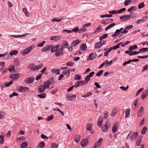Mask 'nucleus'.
<instances>
[{"instance_id": "nucleus-56", "label": "nucleus", "mask_w": 148, "mask_h": 148, "mask_svg": "<svg viewBox=\"0 0 148 148\" xmlns=\"http://www.w3.org/2000/svg\"><path fill=\"white\" fill-rule=\"evenodd\" d=\"M9 86V82H8L7 83H5V84H2L1 86V87L2 88H4L5 87H8Z\"/></svg>"}, {"instance_id": "nucleus-19", "label": "nucleus", "mask_w": 148, "mask_h": 148, "mask_svg": "<svg viewBox=\"0 0 148 148\" xmlns=\"http://www.w3.org/2000/svg\"><path fill=\"white\" fill-rule=\"evenodd\" d=\"M29 88L27 87H20L19 89H18L19 91L21 92H23L25 91H26Z\"/></svg>"}, {"instance_id": "nucleus-9", "label": "nucleus", "mask_w": 148, "mask_h": 148, "mask_svg": "<svg viewBox=\"0 0 148 148\" xmlns=\"http://www.w3.org/2000/svg\"><path fill=\"white\" fill-rule=\"evenodd\" d=\"M97 55L95 53H92L90 54L87 59V60H92L96 58Z\"/></svg>"}, {"instance_id": "nucleus-57", "label": "nucleus", "mask_w": 148, "mask_h": 148, "mask_svg": "<svg viewBox=\"0 0 148 148\" xmlns=\"http://www.w3.org/2000/svg\"><path fill=\"white\" fill-rule=\"evenodd\" d=\"M38 69V68L37 66H32V68L31 69V70L32 71H34L35 70H37Z\"/></svg>"}, {"instance_id": "nucleus-50", "label": "nucleus", "mask_w": 148, "mask_h": 148, "mask_svg": "<svg viewBox=\"0 0 148 148\" xmlns=\"http://www.w3.org/2000/svg\"><path fill=\"white\" fill-rule=\"evenodd\" d=\"M147 128L146 127L144 126L142 130L141 134H145L147 130Z\"/></svg>"}, {"instance_id": "nucleus-33", "label": "nucleus", "mask_w": 148, "mask_h": 148, "mask_svg": "<svg viewBox=\"0 0 148 148\" xmlns=\"http://www.w3.org/2000/svg\"><path fill=\"white\" fill-rule=\"evenodd\" d=\"M27 146V142L22 143L21 145V148H26Z\"/></svg>"}, {"instance_id": "nucleus-39", "label": "nucleus", "mask_w": 148, "mask_h": 148, "mask_svg": "<svg viewBox=\"0 0 148 148\" xmlns=\"http://www.w3.org/2000/svg\"><path fill=\"white\" fill-rule=\"evenodd\" d=\"M45 146V143L44 142H41L38 145V148H43Z\"/></svg>"}, {"instance_id": "nucleus-44", "label": "nucleus", "mask_w": 148, "mask_h": 148, "mask_svg": "<svg viewBox=\"0 0 148 148\" xmlns=\"http://www.w3.org/2000/svg\"><path fill=\"white\" fill-rule=\"evenodd\" d=\"M108 34H103V35L99 37V39L100 40H103L107 38L108 37Z\"/></svg>"}, {"instance_id": "nucleus-6", "label": "nucleus", "mask_w": 148, "mask_h": 148, "mask_svg": "<svg viewBox=\"0 0 148 148\" xmlns=\"http://www.w3.org/2000/svg\"><path fill=\"white\" fill-rule=\"evenodd\" d=\"M108 121H107L106 122V125L104 127H102V130L103 132H106L108 128L110 127V124H109V122H108Z\"/></svg>"}, {"instance_id": "nucleus-23", "label": "nucleus", "mask_w": 148, "mask_h": 148, "mask_svg": "<svg viewBox=\"0 0 148 148\" xmlns=\"http://www.w3.org/2000/svg\"><path fill=\"white\" fill-rule=\"evenodd\" d=\"M80 49L83 51L86 50L87 49V47L85 44H83L80 47Z\"/></svg>"}, {"instance_id": "nucleus-11", "label": "nucleus", "mask_w": 148, "mask_h": 148, "mask_svg": "<svg viewBox=\"0 0 148 148\" xmlns=\"http://www.w3.org/2000/svg\"><path fill=\"white\" fill-rule=\"evenodd\" d=\"M103 140V139L102 138H99L98 140L95 142V145L98 147H99L101 145Z\"/></svg>"}, {"instance_id": "nucleus-34", "label": "nucleus", "mask_w": 148, "mask_h": 148, "mask_svg": "<svg viewBox=\"0 0 148 148\" xmlns=\"http://www.w3.org/2000/svg\"><path fill=\"white\" fill-rule=\"evenodd\" d=\"M136 8H136L135 6H132V7H131V8H130L129 9H128L127 10L128 12H131L132 11H135L136 10Z\"/></svg>"}, {"instance_id": "nucleus-37", "label": "nucleus", "mask_w": 148, "mask_h": 148, "mask_svg": "<svg viewBox=\"0 0 148 148\" xmlns=\"http://www.w3.org/2000/svg\"><path fill=\"white\" fill-rule=\"evenodd\" d=\"M117 111V110L116 109H113L112 110V113L111 114L112 116H114Z\"/></svg>"}, {"instance_id": "nucleus-4", "label": "nucleus", "mask_w": 148, "mask_h": 148, "mask_svg": "<svg viewBox=\"0 0 148 148\" xmlns=\"http://www.w3.org/2000/svg\"><path fill=\"white\" fill-rule=\"evenodd\" d=\"M63 47L60 48L55 53V56L57 57H59L62 55H63Z\"/></svg>"}, {"instance_id": "nucleus-28", "label": "nucleus", "mask_w": 148, "mask_h": 148, "mask_svg": "<svg viewBox=\"0 0 148 148\" xmlns=\"http://www.w3.org/2000/svg\"><path fill=\"white\" fill-rule=\"evenodd\" d=\"M130 110L128 109L127 110L125 111V118H126L129 117L130 116Z\"/></svg>"}, {"instance_id": "nucleus-15", "label": "nucleus", "mask_w": 148, "mask_h": 148, "mask_svg": "<svg viewBox=\"0 0 148 148\" xmlns=\"http://www.w3.org/2000/svg\"><path fill=\"white\" fill-rule=\"evenodd\" d=\"M45 89V86H43V85H41L38 87V91L39 93H41L43 92Z\"/></svg>"}, {"instance_id": "nucleus-40", "label": "nucleus", "mask_w": 148, "mask_h": 148, "mask_svg": "<svg viewBox=\"0 0 148 148\" xmlns=\"http://www.w3.org/2000/svg\"><path fill=\"white\" fill-rule=\"evenodd\" d=\"M145 4L144 2H142L139 3L138 6V8L139 9H141L145 6Z\"/></svg>"}, {"instance_id": "nucleus-62", "label": "nucleus", "mask_w": 148, "mask_h": 148, "mask_svg": "<svg viewBox=\"0 0 148 148\" xmlns=\"http://www.w3.org/2000/svg\"><path fill=\"white\" fill-rule=\"evenodd\" d=\"M117 12H118L117 11L115 10L109 11V13L110 14H117Z\"/></svg>"}, {"instance_id": "nucleus-42", "label": "nucleus", "mask_w": 148, "mask_h": 148, "mask_svg": "<svg viewBox=\"0 0 148 148\" xmlns=\"http://www.w3.org/2000/svg\"><path fill=\"white\" fill-rule=\"evenodd\" d=\"M4 62H0V71H2L4 67Z\"/></svg>"}, {"instance_id": "nucleus-55", "label": "nucleus", "mask_w": 148, "mask_h": 148, "mask_svg": "<svg viewBox=\"0 0 148 148\" xmlns=\"http://www.w3.org/2000/svg\"><path fill=\"white\" fill-rule=\"evenodd\" d=\"M137 48V47L136 45H134L130 47L129 49L130 50H131L133 49H135Z\"/></svg>"}, {"instance_id": "nucleus-24", "label": "nucleus", "mask_w": 148, "mask_h": 148, "mask_svg": "<svg viewBox=\"0 0 148 148\" xmlns=\"http://www.w3.org/2000/svg\"><path fill=\"white\" fill-rule=\"evenodd\" d=\"M148 94V92L147 90H145L143 92V94L142 95V97L143 99H144L147 96Z\"/></svg>"}, {"instance_id": "nucleus-51", "label": "nucleus", "mask_w": 148, "mask_h": 148, "mask_svg": "<svg viewBox=\"0 0 148 148\" xmlns=\"http://www.w3.org/2000/svg\"><path fill=\"white\" fill-rule=\"evenodd\" d=\"M103 72V70H101L97 72L96 74V75L97 77H99L100 76Z\"/></svg>"}, {"instance_id": "nucleus-53", "label": "nucleus", "mask_w": 148, "mask_h": 148, "mask_svg": "<svg viewBox=\"0 0 148 148\" xmlns=\"http://www.w3.org/2000/svg\"><path fill=\"white\" fill-rule=\"evenodd\" d=\"M132 1L131 0H127L124 2V5L125 6L127 5H128Z\"/></svg>"}, {"instance_id": "nucleus-60", "label": "nucleus", "mask_w": 148, "mask_h": 148, "mask_svg": "<svg viewBox=\"0 0 148 148\" xmlns=\"http://www.w3.org/2000/svg\"><path fill=\"white\" fill-rule=\"evenodd\" d=\"M58 145L56 143H51V147L52 148H57Z\"/></svg>"}, {"instance_id": "nucleus-7", "label": "nucleus", "mask_w": 148, "mask_h": 148, "mask_svg": "<svg viewBox=\"0 0 148 148\" xmlns=\"http://www.w3.org/2000/svg\"><path fill=\"white\" fill-rule=\"evenodd\" d=\"M19 74H14L10 75V77L13 79V80H16L19 78Z\"/></svg>"}, {"instance_id": "nucleus-22", "label": "nucleus", "mask_w": 148, "mask_h": 148, "mask_svg": "<svg viewBox=\"0 0 148 148\" xmlns=\"http://www.w3.org/2000/svg\"><path fill=\"white\" fill-rule=\"evenodd\" d=\"M59 48V46L58 45L54 46L51 50L52 52H54L57 51Z\"/></svg>"}, {"instance_id": "nucleus-61", "label": "nucleus", "mask_w": 148, "mask_h": 148, "mask_svg": "<svg viewBox=\"0 0 148 148\" xmlns=\"http://www.w3.org/2000/svg\"><path fill=\"white\" fill-rule=\"evenodd\" d=\"M42 75V74L41 73H40L38 75H37L36 77V80L38 81V80L41 77Z\"/></svg>"}, {"instance_id": "nucleus-48", "label": "nucleus", "mask_w": 148, "mask_h": 148, "mask_svg": "<svg viewBox=\"0 0 148 148\" xmlns=\"http://www.w3.org/2000/svg\"><path fill=\"white\" fill-rule=\"evenodd\" d=\"M108 62V60H107L104 61L99 66V68L100 69L103 67Z\"/></svg>"}, {"instance_id": "nucleus-16", "label": "nucleus", "mask_w": 148, "mask_h": 148, "mask_svg": "<svg viewBox=\"0 0 148 148\" xmlns=\"http://www.w3.org/2000/svg\"><path fill=\"white\" fill-rule=\"evenodd\" d=\"M142 139V136L138 137L136 142V145L137 146H138L141 144Z\"/></svg>"}, {"instance_id": "nucleus-20", "label": "nucleus", "mask_w": 148, "mask_h": 148, "mask_svg": "<svg viewBox=\"0 0 148 148\" xmlns=\"http://www.w3.org/2000/svg\"><path fill=\"white\" fill-rule=\"evenodd\" d=\"M101 42H98L96 43L94 47L95 49H99L101 46Z\"/></svg>"}, {"instance_id": "nucleus-46", "label": "nucleus", "mask_w": 148, "mask_h": 148, "mask_svg": "<svg viewBox=\"0 0 148 148\" xmlns=\"http://www.w3.org/2000/svg\"><path fill=\"white\" fill-rule=\"evenodd\" d=\"M90 80V77L89 76H88V75H87L85 79V84H87L88 82H89Z\"/></svg>"}, {"instance_id": "nucleus-8", "label": "nucleus", "mask_w": 148, "mask_h": 148, "mask_svg": "<svg viewBox=\"0 0 148 148\" xmlns=\"http://www.w3.org/2000/svg\"><path fill=\"white\" fill-rule=\"evenodd\" d=\"M118 124L117 122H116L114 124L112 128V131L113 133H115L116 131Z\"/></svg>"}, {"instance_id": "nucleus-49", "label": "nucleus", "mask_w": 148, "mask_h": 148, "mask_svg": "<svg viewBox=\"0 0 148 148\" xmlns=\"http://www.w3.org/2000/svg\"><path fill=\"white\" fill-rule=\"evenodd\" d=\"M126 10V9L125 8H123L121 9L118 11H117L118 12L119 14L121 13Z\"/></svg>"}, {"instance_id": "nucleus-18", "label": "nucleus", "mask_w": 148, "mask_h": 148, "mask_svg": "<svg viewBox=\"0 0 148 148\" xmlns=\"http://www.w3.org/2000/svg\"><path fill=\"white\" fill-rule=\"evenodd\" d=\"M120 31L119 29L116 30L114 34L112 35L111 36L112 37H117L120 34Z\"/></svg>"}, {"instance_id": "nucleus-64", "label": "nucleus", "mask_w": 148, "mask_h": 148, "mask_svg": "<svg viewBox=\"0 0 148 148\" xmlns=\"http://www.w3.org/2000/svg\"><path fill=\"white\" fill-rule=\"evenodd\" d=\"M148 70V65H146L143 66V69L142 70V71L143 72L144 71Z\"/></svg>"}, {"instance_id": "nucleus-12", "label": "nucleus", "mask_w": 148, "mask_h": 148, "mask_svg": "<svg viewBox=\"0 0 148 148\" xmlns=\"http://www.w3.org/2000/svg\"><path fill=\"white\" fill-rule=\"evenodd\" d=\"M52 46V45H50L44 47L41 49V51L43 52L49 51Z\"/></svg>"}, {"instance_id": "nucleus-27", "label": "nucleus", "mask_w": 148, "mask_h": 148, "mask_svg": "<svg viewBox=\"0 0 148 148\" xmlns=\"http://www.w3.org/2000/svg\"><path fill=\"white\" fill-rule=\"evenodd\" d=\"M51 71L52 73H55L56 74L58 75L60 74L59 69L57 70L56 69H52Z\"/></svg>"}, {"instance_id": "nucleus-58", "label": "nucleus", "mask_w": 148, "mask_h": 148, "mask_svg": "<svg viewBox=\"0 0 148 148\" xmlns=\"http://www.w3.org/2000/svg\"><path fill=\"white\" fill-rule=\"evenodd\" d=\"M23 11L24 13L26 15V16L29 14V12L27 11V10L26 8H23Z\"/></svg>"}, {"instance_id": "nucleus-2", "label": "nucleus", "mask_w": 148, "mask_h": 148, "mask_svg": "<svg viewBox=\"0 0 148 148\" xmlns=\"http://www.w3.org/2000/svg\"><path fill=\"white\" fill-rule=\"evenodd\" d=\"M35 46L34 45H32L29 48H27L24 49L23 53H22L23 55H25L29 53L32 49L34 48Z\"/></svg>"}, {"instance_id": "nucleus-54", "label": "nucleus", "mask_w": 148, "mask_h": 148, "mask_svg": "<svg viewBox=\"0 0 148 148\" xmlns=\"http://www.w3.org/2000/svg\"><path fill=\"white\" fill-rule=\"evenodd\" d=\"M78 82L79 83V86H82L84 85L85 84L84 81V80L78 81Z\"/></svg>"}, {"instance_id": "nucleus-1", "label": "nucleus", "mask_w": 148, "mask_h": 148, "mask_svg": "<svg viewBox=\"0 0 148 148\" xmlns=\"http://www.w3.org/2000/svg\"><path fill=\"white\" fill-rule=\"evenodd\" d=\"M131 13L132 14H133V13L131 12L130 14L127 15H124L123 16H121L120 17V19L122 21H126L130 20L131 17H132V16L131 15Z\"/></svg>"}, {"instance_id": "nucleus-59", "label": "nucleus", "mask_w": 148, "mask_h": 148, "mask_svg": "<svg viewBox=\"0 0 148 148\" xmlns=\"http://www.w3.org/2000/svg\"><path fill=\"white\" fill-rule=\"evenodd\" d=\"M87 30L86 28H81L79 29L78 30V32L79 33H81L84 32Z\"/></svg>"}, {"instance_id": "nucleus-45", "label": "nucleus", "mask_w": 148, "mask_h": 148, "mask_svg": "<svg viewBox=\"0 0 148 148\" xmlns=\"http://www.w3.org/2000/svg\"><path fill=\"white\" fill-rule=\"evenodd\" d=\"M62 19V18H55L52 20V22H53L54 21H56L57 22H59L61 21Z\"/></svg>"}, {"instance_id": "nucleus-21", "label": "nucleus", "mask_w": 148, "mask_h": 148, "mask_svg": "<svg viewBox=\"0 0 148 148\" xmlns=\"http://www.w3.org/2000/svg\"><path fill=\"white\" fill-rule=\"evenodd\" d=\"M25 137L24 136L19 137L17 138L16 141L18 142L23 141L24 140Z\"/></svg>"}, {"instance_id": "nucleus-17", "label": "nucleus", "mask_w": 148, "mask_h": 148, "mask_svg": "<svg viewBox=\"0 0 148 148\" xmlns=\"http://www.w3.org/2000/svg\"><path fill=\"white\" fill-rule=\"evenodd\" d=\"M74 141L76 142L77 143H78L79 141L80 140V138H81V136L77 134V135H76L74 136Z\"/></svg>"}, {"instance_id": "nucleus-13", "label": "nucleus", "mask_w": 148, "mask_h": 148, "mask_svg": "<svg viewBox=\"0 0 148 148\" xmlns=\"http://www.w3.org/2000/svg\"><path fill=\"white\" fill-rule=\"evenodd\" d=\"M144 108L143 107H141L139 109L137 112V116H141L143 112Z\"/></svg>"}, {"instance_id": "nucleus-47", "label": "nucleus", "mask_w": 148, "mask_h": 148, "mask_svg": "<svg viewBox=\"0 0 148 148\" xmlns=\"http://www.w3.org/2000/svg\"><path fill=\"white\" fill-rule=\"evenodd\" d=\"M53 115H52L48 117V118L46 119V120L47 121H49L53 119Z\"/></svg>"}, {"instance_id": "nucleus-63", "label": "nucleus", "mask_w": 148, "mask_h": 148, "mask_svg": "<svg viewBox=\"0 0 148 148\" xmlns=\"http://www.w3.org/2000/svg\"><path fill=\"white\" fill-rule=\"evenodd\" d=\"M137 58L139 59H144L148 58V55L138 56Z\"/></svg>"}, {"instance_id": "nucleus-36", "label": "nucleus", "mask_w": 148, "mask_h": 148, "mask_svg": "<svg viewBox=\"0 0 148 148\" xmlns=\"http://www.w3.org/2000/svg\"><path fill=\"white\" fill-rule=\"evenodd\" d=\"M138 136V133L137 132H136L133 134L132 135L131 138V140H132V139H136L137 137Z\"/></svg>"}, {"instance_id": "nucleus-38", "label": "nucleus", "mask_w": 148, "mask_h": 148, "mask_svg": "<svg viewBox=\"0 0 148 148\" xmlns=\"http://www.w3.org/2000/svg\"><path fill=\"white\" fill-rule=\"evenodd\" d=\"M139 51L140 52H144L148 51V48H141L139 50Z\"/></svg>"}, {"instance_id": "nucleus-31", "label": "nucleus", "mask_w": 148, "mask_h": 148, "mask_svg": "<svg viewBox=\"0 0 148 148\" xmlns=\"http://www.w3.org/2000/svg\"><path fill=\"white\" fill-rule=\"evenodd\" d=\"M92 125L91 123H88L86 125V130L88 131H90L92 129Z\"/></svg>"}, {"instance_id": "nucleus-10", "label": "nucleus", "mask_w": 148, "mask_h": 148, "mask_svg": "<svg viewBox=\"0 0 148 148\" xmlns=\"http://www.w3.org/2000/svg\"><path fill=\"white\" fill-rule=\"evenodd\" d=\"M88 140L87 139H84L82 140L81 143V146L84 147L88 143Z\"/></svg>"}, {"instance_id": "nucleus-14", "label": "nucleus", "mask_w": 148, "mask_h": 148, "mask_svg": "<svg viewBox=\"0 0 148 148\" xmlns=\"http://www.w3.org/2000/svg\"><path fill=\"white\" fill-rule=\"evenodd\" d=\"M81 42V41L78 39H77L74 40L72 42L71 44V46H73V47H74L77 45Z\"/></svg>"}, {"instance_id": "nucleus-43", "label": "nucleus", "mask_w": 148, "mask_h": 148, "mask_svg": "<svg viewBox=\"0 0 148 148\" xmlns=\"http://www.w3.org/2000/svg\"><path fill=\"white\" fill-rule=\"evenodd\" d=\"M13 63L15 66H17L19 64V60L17 58L15 59L13 62Z\"/></svg>"}, {"instance_id": "nucleus-41", "label": "nucleus", "mask_w": 148, "mask_h": 148, "mask_svg": "<svg viewBox=\"0 0 148 148\" xmlns=\"http://www.w3.org/2000/svg\"><path fill=\"white\" fill-rule=\"evenodd\" d=\"M121 43H119L116 45L111 47L112 49V50H114L119 48L120 47V45Z\"/></svg>"}, {"instance_id": "nucleus-25", "label": "nucleus", "mask_w": 148, "mask_h": 148, "mask_svg": "<svg viewBox=\"0 0 148 148\" xmlns=\"http://www.w3.org/2000/svg\"><path fill=\"white\" fill-rule=\"evenodd\" d=\"M115 25L114 23H113L111 24H110L107 26L105 29L106 31H107L108 29L111 28L112 27L114 26Z\"/></svg>"}, {"instance_id": "nucleus-52", "label": "nucleus", "mask_w": 148, "mask_h": 148, "mask_svg": "<svg viewBox=\"0 0 148 148\" xmlns=\"http://www.w3.org/2000/svg\"><path fill=\"white\" fill-rule=\"evenodd\" d=\"M74 79L75 80H79L81 79V77H80V76L78 74H76L75 75L74 77Z\"/></svg>"}, {"instance_id": "nucleus-26", "label": "nucleus", "mask_w": 148, "mask_h": 148, "mask_svg": "<svg viewBox=\"0 0 148 148\" xmlns=\"http://www.w3.org/2000/svg\"><path fill=\"white\" fill-rule=\"evenodd\" d=\"M69 46V44L68 43L67 41H65L63 42V43L62 44V47H63V49L64 47L65 48H66V47Z\"/></svg>"}, {"instance_id": "nucleus-3", "label": "nucleus", "mask_w": 148, "mask_h": 148, "mask_svg": "<svg viewBox=\"0 0 148 148\" xmlns=\"http://www.w3.org/2000/svg\"><path fill=\"white\" fill-rule=\"evenodd\" d=\"M34 79L35 78L34 77L31 76L26 79L25 80V82L28 84L31 83L34 81Z\"/></svg>"}, {"instance_id": "nucleus-5", "label": "nucleus", "mask_w": 148, "mask_h": 148, "mask_svg": "<svg viewBox=\"0 0 148 148\" xmlns=\"http://www.w3.org/2000/svg\"><path fill=\"white\" fill-rule=\"evenodd\" d=\"M66 99L67 100L73 101L75 100L76 99V96L75 95H74L71 96H69L68 95H66Z\"/></svg>"}, {"instance_id": "nucleus-30", "label": "nucleus", "mask_w": 148, "mask_h": 148, "mask_svg": "<svg viewBox=\"0 0 148 148\" xmlns=\"http://www.w3.org/2000/svg\"><path fill=\"white\" fill-rule=\"evenodd\" d=\"M18 52L17 51L14 50L10 52V55L12 56L13 55H16L18 53Z\"/></svg>"}, {"instance_id": "nucleus-35", "label": "nucleus", "mask_w": 148, "mask_h": 148, "mask_svg": "<svg viewBox=\"0 0 148 148\" xmlns=\"http://www.w3.org/2000/svg\"><path fill=\"white\" fill-rule=\"evenodd\" d=\"M15 71V69L14 65H11L10 66V72L12 73L14 72Z\"/></svg>"}, {"instance_id": "nucleus-32", "label": "nucleus", "mask_w": 148, "mask_h": 148, "mask_svg": "<svg viewBox=\"0 0 148 148\" xmlns=\"http://www.w3.org/2000/svg\"><path fill=\"white\" fill-rule=\"evenodd\" d=\"M70 69H69L67 71H64L63 72V74L64 75H65L67 76V77H68L70 75Z\"/></svg>"}, {"instance_id": "nucleus-29", "label": "nucleus", "mask_w": 148, "mask_h": 148, "mask_svg": "<svg viewBox=\"0 0 148 148\" xmlns=\"http://www.w3.org/2000/svg\"><path fill=\"white\" fill-rule=\"evenodd\" d=\"M46 95L45 93H42L38 95V97L42 99L46 97Z\"/></svg>"}]
</instances>
